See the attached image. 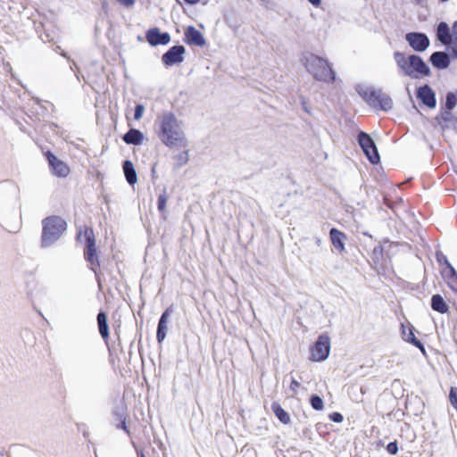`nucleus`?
Wrapping results in <instances>:
<instances>
[{"label": "nucleus", "mask_w": 457, "mask_h": 457, "mask_svg": "<svg viewBox=\"0 0 457 457\" xmlns=\"http://www.w3.org/2000/svg\"><path fill=\"white\" fill-rule=\"evenodd\" d=\"M156 131L161 141L167 146L185 145L183 123L170 112H164L157 117Z\"/></svg>", "instance_id": "nucleus-1"}, {"label": "nucleus", "mask_w": 457, "mask_h": 457, "mask_svg": "<svg viewBox=\"0 0 457 457\" xmlns=\"http://www.w3.org/2000/svg\"><path fill=\"white\" fill-rule=\"evenodd\" d=\"M169 317H170L169 310H166L162 314V316L159 320L157 334H156L158 343H162L166 337V333H167V329H168L167 324L169 322Z\"/></svg>", "instance_id": "nucleus-16"}, {"label": "nucleus", "mask_w": 457, "mask_h": 457, "mask_svg": "<svg viewBox=\"0 0 457 457\" xmlns=\"http://www.w3.org/2000/svg\"><path fill=\"white\" fill-rule=\"evenodd\" d=\"M146 40L151 46L167 45L170 41L169 33H161L157 28L151 29L146 33Z\"/></svg>", "instance_id": "nucleus-12"}, {"label": "nucleus", "mask_w": 457, "mask_h": 457, "mask_svg": "<svg viewBox=\"0 0 457 457\" xmlns=\"http://www.w3.org/2000/svg\"><path fill=\"white\" fill-rule=\"evenodd\" d=\"M46 158L51 171L54 176L59 178H65L69 175L70 168L64 162L58 159L54 154H53L50 152H47Z\"/></svg>", "instance_id": "nucleus-9"}, {"label": "nucleus", "mask_w": 457, "mask_h": 457, "mask_svg": "<svg viewBox=\"0 0 457 457\" xmlns=\"http://www.w3.org/2000/svg\"><path fill=\"white\" fill-rule=\"evenodd\" d=\"M176 160H177V162L179 166H182V165H185L188 162V154L187 152H184L179 155H177L176 157Z\"/></svg>", "instance_id": "nucleus-31"}, {"label": "nucleus", "mask_w": 457, "mask_h": 457, "mask_svg": "<svg viewBox=\"0 0 457 457\" xmlns=\"http://www.w3.org/2000/svg\"><path fill=\"white\" fill-rule=\"evenodd\" d=\"M441 118L445 121V127L447 124H451L452 122H453V120L456 119L449 110L443 112Z\"/></svg>", "instance_id": "nucleus-29"}, {"label": "nucleus", "mask_w": 457, "mask_h": 457, "mask_svg": "<svg viewBox=\"0 0 457 457\" xmlns=\"http://www.w3.org/2000/svg\"><path fill=\"white\" fill-rule=\"evenodd\" d=\"M330 238L334 247L342 252L344 247V240L345 239V235L341 230H330Z\"/></svg>", "instance_id": "nucleus-23"}, {"label": "nucleus", "mask_w": 457, "mask_h": 457, "mask_svg": "<svg viewBox=\"0 0 457 457\" xmlns=\"http://www.w3.org/2000/svg\"><path fill=\"white\" fill-rule=\"evenodd\" d=\"M61 230H43L41 237V245L43 247H48L60 239Z\"/></svg>", "instance_id": "nucleus-18"}, {"label": "nucleus", "mask_w": 457, "mask_h": 457, "mask_svg": "<svg viewBox=\"0 0 457 457\" xmlns=\"http://www.w3.org/2000/svg\"><path fill=\"white\" fill-rule=\"evenodd\" d=\"M386 450L391 454H396L398 452V445L396 442H391L387 445Z\"/></svg>", "instance_id": "nucleus-33"}, {"label": "nucleus", "mask_w": 457, "mask_h": 457, "mask_svg": "<svg viewBox=\"0 0 457 457\" xmlns=\"http://www.w3.org/2000/svg\"><path fill=\"white\" fill-rule=\"evenodd\" d=\"M97 324L99 328V333L104 339L109 337V328L107 324V318L104 312H100L97 314Z\"/></svg>", "instance_id": "nucleus-24"}, {"label": "nucleus", "mask_w": 457, "mask_h": 457, "mask_svg": "<svg viewBox=\"0 0 457 457\" xmlns=\"http://www.w3.org/2000/svg\"><path fill=\"white\" fill-rule=\"evenodd\" d=\"M304 65L307 71L317 80L332 83L336 79L335 72L328 62L321 57L309 54L304 58Z\"/></svg>", "instance_id": "nucleus-3"}, {"label": "nucleus", "mask_w": 457, "mask_h": 457, "mask_svg": "<svg viewBox=\"0 0 457 457\" xmlns=\"http://www.w3.org/2000/svg\"><path fill=\"white\" fill-rule=\"evenodd\" d=\"M120 428H122L123 430H125L127 433H129L126 422L124 420L120 423Z\"/></svg>", "instance_id": "nucleus-39"}, {"label": "nucleus", "mask_w": 457, "mask_h": 457, "mask_svg": "<svg viewBox=\"0 0 457 457\" xmlns=\"http://www.w3.org/2000/svg\"><path fill=\"white\" fill-rule=\"evenodd\" d=\"M431 307L434 311L440 313H446L449 311V306L440 295H434L431 299Z\"/></svg>", "instance_id": "nucleus-22"}, {"label": "nucleus", "mask_w": 457, "mask_h": 457, "mask_svg": "<svg viewBox=\"0 0 457 457\" xmlns=\"http://www.w3.org/2000/svg\"><path fill=\"white\" fill-rule=\"evenodd\" d=\"M432 65L437 69H446L450 64L449 55L445 52H435L430 56Z\"/></svg>", "instance_id": "nucleus-15"}, {"label": "nucleus", "mask_w": 457, "mask_h": 457, "mask_svg": "<svg viewBox=\"0 0 457 457\" xmlns=\"http://www.w3.org/2000/svg\"><path fill=\"white\" fill-rule=\"evenodd\" d=\"M271 410L280 422L283 424H288L290 422L289 414L278 403H272Z\"/></svg>", "instance_id": "nucleus-25"}, {"label": "nucleus", "mask_w": 457, "mask_h": 457, "mask_svg": "<svg viewBox=\"0 0 457 457\" xmlns=\"http://www.w3.org/2000/svg\"><path fill=\"white\" fill-rule=\"evenodd\" d=\"M330 419L334 421V422H337V423H340L343 421L344 418H343V415L340 414L339 412H333L331 415H330Z\"/></svg>", "instance_id": "nucleus-35"}, {"label": "nucleus", "mask_w": 457, "mask_h": 457, "mask_svg": "<svg viewBox=\"0 0 457 457\" xmlns=\"http://www.w3.org/2000/svg\"><path fill=\"white\" fill-rule=\"evenodd\" d=\"M145 112V106L143 104H137L135 108V119L137 120H140L143 117Z\"/></svg>", "instance_id": "nucleus-32"}, {"label": "nucleus", "mask_w": 457, "mask_h": 457, "mask_svg": "<svg viewBox=\"0 0 457 457\" xmlns=\"http://www.w3.org/2000/svg\"><path fill=\"white\" fill-rule=\"evenodd\" d=\"M446 127L453 128L454 130L457 131V118L451 124H447Z\"/></svg>", "instance_id": "nucleus-38"}, {"label": "nucleus", "mask_w": 457, "mask_h": 457, "mask_svg": "<svg viewBox=\"0 0 457 457\" xmlns=\"http://www.w3.org/2000/svg\"><path fill=\"white\" fill-rule=\"evenodd\" d=\"M406 41L417 52H424L429 46L428 37L423 33L411 32L405 36Z\"/></svg>", "instance_id": "nucleus-11"}, {"label": "nucleus", "mask_w": 457, "mask_h": 457, "mask_svg": "<svg viewBox=\"0 0 457 457\" xmlns=\"http://www.w3.org/2000/svg\"><path fill=\"white\" fill-rule=\"evenodd\" d=\"M42 228H66V221L60 216H50L43 220Z\"/></svg>", "instance_id": "nucleus-19"}, {"label": "nucleus", "mask_w": 457, "mask_h": 457, "mask_svg": "<svg viewBox=\"0 0 457 457\" xmlns=\"http://www.w3.org/2000/svg\"><path fill=\"white\" fill-rule=\"evenodd\" d=\"M394 59L399 71L412 79L427 76L430 72L429 67L418 55L411 54L407 57L404 54L397 51L394 54Z\"/></svg>", "instance_id": "nucleus-2"}, {"label": "nucleus", "mask_w": 457, "mask_h": 457, "mask_svg": "<svg viewBox=\"0 0 457 457\" xmlns=\"http://www.w3.org/2000/svg\"><path fill=\"white\" fill-rule=\"evenodd\" d=\"M299 386H300L299 382L297 380H295V378H292L291 384L289 386V389H290V391H292V395H296Z\"/></svg>", "instance_id": "nucleus-34"}, {"label": "nucleus", "mask_w": 457, "mask_h": 457, "mask_svg": "<svg viewBox=\"0 0 457 457\" xmlns=\"http://www.w3.org/2000/svg\"><path fill=\"white\" fill-rule=\"evenodd\" d=\"M144 139L143 133L136 129H130L124 136L123 140L129 145H140Z\"/></svg>", "instance_id": "nucleus-20"}, {"label": "nucleus", "mask_w": 457, "mask_h": 457, "mask_svg": "<svg viewBox=\"0 0 457 457\" xmlns=\"http://www.w3.org/2000/svg\"><path fill=\"white\" fill-rule=\"evenodd\" d=\"M449 399H450L451 404L457 411V388L451 387L450 394H449Z\"/></svg>", "instance_id": "nucleus-30"}, {"label": "nucleus", "mask_w": 457, "mask_h": 457, "mask_svg": "<svg viewBox=\"0 0 457 457\" xmlns=\"http://www.w3.org/2000/svg\"><path fill=\"white\" fill-rule=\"evenodd\" d=\"M311 405L316 411H321L323 409V401L318 395H312L311 397Z\"/></svg>", "instance_id": "nucleus-27"}, {"label": "nucleus", "mask_w": 457, "mask_h": 457, "mask_svg": "<svg viewBox=\"0 0 457 457\" xmlns=\"http://www.w3.org/2000/svg\"><path fill=\"white\" fill-rule=\"evenodd\" d=\"M402 328H403V331H402L403 339L408 343L412 344L413 345H415L416 347L420 349L423 353H425V348H424L423 345L421 344L420 341H419L416 338V337L413 333V328L412 327H405V326L402 325Z\"/></svg>", "instance_id": "nucleus-17"}, {"label": "nucleus", "mask_w": 457, "mask_h": 457, "mask_svg": "<svg viewBox=\"0 0 457 457\" xmlns=\"http://www.w3.org/2000/svg\"><path fill=\"white\" fill-rule=\"evenodd\" d=\"M186 49L183 46H174L170 47L162 56V61L167 66L180 63L184 60Z\"/></svg>", "instance_id": "nucleus-10"}, {"label": "nucleus", "mask_w": 457, "mask_h": 457, "mask_svg": "<svg viewBox=\"0 0 457 457\" xmlns=\"http://www.w3.org/2000/svg\"><path fill=\"white\" fill-rule=\"evenodd\" d=\"M185 37L187 43L189 45L197 46H204L205 45V39L203 34L193 26L187 28L185 31Z\"/></svg>", "instance_id": "nucleus-13"}, {"label": "nucleus", "mask_w": 457, "mask_h": 457, "mask_svg": "<svg viewBox=\"0 0 457 457\" xmlns=\"http://www.w3.org/2000/svg\"><path fill=\"white\" fill-rule=\"evenodd\" d=\"M312 4L315 6H319L320 4V0H308Z\"/></svg>", "instance_id": "nucleus-40"}, {"label": "nucleus", "mask_w": 457, "mask_h": 457, "mask_svg": "<svg viewBox=\"0 0 457 457\" xmlns=\"http://www.w3.org/2000/svg\"><path fill=\"white\" fill-rule=\"evenodd\" d=\"M448 266H449V268H450V270H451V272L453 274V276H455V270H454V269H453V268L449 263H448Z\"/></svg>", "instance_id": "nucleus-42"}, {"label": "nucleus", "mask_w": 457, "mask_h": 457, "mask_svg": "<svg viewBox=\"0 0 457 457\" xmlns=\"http://www.w3.org/2000/svg\"><path fill=\"white\" fill-rule=\"evenodd\" d=\"M120 4L125 6H130L134 4L135 0H118Z\"/></svg>", "instance_id": "nucleus-37"}, {"label": "nucleus", "mask_w": 457, "mask_h": 457, "mask_svg": "<svg viewBox=\"0 0 457 457\" xmlns=\"http://www.w3.org/2000/svg\"><path fill=\"white\" fill-rule=\"evenodd\" d=\"M187 4H197L200 0H184Z\"/></svg>", "instance_id": "nucleus-41"}, {"label": "nucleus", "mask_w": 457, "mask_h": 457, "mask_svg": "<svg viewBox=\"0 0 457 457\" xmlns=\"http://www.w3.org/2000/svg\"><path fill=\"white\" fill-rule=\"evenodd\" d=\"M457 104V97L453 93H448L446 95L445 107L447 110H453Z\"/></svg>", "instance_id": "nucleus-26"}, {"label": "nucleus", "mask_w": 457, "mask_h": 457, "mask_svg": "<svg viewBox=\"0 0 457 457\" xmlns=\"http://www.w3.org/2000/svg\"><path fill=\"white\" fill-rule=\"evenodd\" d=\"M404 226L416 228L418 226L421 227V226H423V224L419 221H416L414 220H411V221L410 223H405Z\"/></svg>", "instance_id": "nucleus-36"}, {"label": "nucleus", "mask_w": 457, "mask_h": 457, "mask_svg": "<svg viewBox=\"0 0 457 457\" xmlns=\"http://www.w3.org/2000/svg\"><path fill=\"white\" fill-rule=\"evenodd\" d=\"M142 457H145L144 454H142Z\"/></svg>", "instance_id": "nucleus-44"}, {"label": "nucleus", "mask_w": 457, "mask_h": 457, "mask_svg": "<svg viewBox=\"0 0 457 457\" xmlns=\"http://www.w3.org/2000/svg\"><path fill=\"white\" fill-rule=\"evenodd\" d=\"M62 56L67 57L66 54L63 52L61 54Z\"/></svg>", "instance_id": "nucleus-43"}, {"label": "nucleus", "mask_w": 457, "mask_h": 457, "mask_svg": "<svg viewBox=\"0 0 457 457\" xmlns=\"http://www.w3.org/2000/svg\"><path fill=\"white\" fill-rule=\"evenodd\" d=\"M359 95L371 106L388 111L393 107L392 99L385 94L381 89L372 87L361 86L357 87Z\"/></svg>", "instance_id": "nucleus-4"}, {"label": "nucleus", "mask_w": 457, "mask_h": 457, "mask_svg": "<svg viewBox=\"0 0 457 457\" xmlns=\"http://www.w3.org/2000/svg\"><path fill=\"white\" fill-rule=\"evenodd\" d=\"M436 37L442 44L449 46L453 56L457 59V21L453 22L452 29L447 23L440 22L437 26Z\"/></svg>", "instance_id": "nucleus-5"}, {"label": "nucleus", "mask_w": 457, "mask_h": 457, "mask_svg": "<svg viewBox=\"0 0 457 457\" xmlns=\"http://www.w3.org/2000/svg\"><path fill=\"white\" fill-rule=\"evenodd\" d=\"M168 197L165 193L161 194L158 196V210L161 212H164L166 210Z\"/></svg>", "instance_id": "nucleus-28"}, {"label": "nucleus", "mask_w": 457, "mask_h": 457, "mask_svg": "<svg viewBox=\"0 0 457 457\" xmlns=\"http://www.w3.org/2000/svg\"><path fill=\"white\" fill-rule=\"evenodd\" d=\"M358 142L370 162L373 164L378 163L380 157L372 138L367 133L361 132L358 136Z\"/></svg>", "instance_id": "nucleus-7"}, {"label": "nucleus", "mask_w": 457, "mask_h": 457, "mask_svg": "<svg viewBox=\"0 0 457 457\" xmlns=\"http://www.w3.org/2000/svg\"><path fill=\"white\" fill-rule=\"evenodd\" d=\"M417 96L428 107L434 108L436 106V102L435 93L428 85L420 87L418 89Z\"/></svg>", "instance_id": "nucleus-14"}, {"label": "nucleus", "mask_w": 457, "mask_h": 457, "mask_svg": "<svg viewBox=\"0 0 457 457\" xmlns=\"http://www.w3.org/2000/svg\"><path fill=\"white\" fill-rule=\"evenodd\" d=\"M77 239L86 241V249L84 255L86 260L90 263L91 269L96 270V268L99 266L97 257L96 255V248L95 242L94 230H79L77 235Z\"/></svg>", "instance_id": "nucleus-6"}, {"label": "nucleus", "mask_w": 457, "mask_h": 457, "mask_svg": "<svg viewBox=\"0 0 457 457\" xmlns=\"http://www.w3.org/2000/svg\"><path fill=\"white\" fill-rule=\"evenodd\" d=\"M123 171L128 183L129 185H134L137 180V177L132 162L129 160L124 162Z\"/></svg>", "instance_id": "nucleus-21"}, {"label": "nucleus", "mask_w": 457, "mask_h": 457, "mask_svg": "<svg viewBox=\"0 0 457 457\" xmlns=\"http://www.w3.org/2000/svg\"><path fill=\"white\" fill-rule=\"evenodd\" d=\"M330 352V339L327 335H321L312 348V359L314 361H325Z\"/></svg>", "instance_id": "nucleus-8"}]
</instances>
